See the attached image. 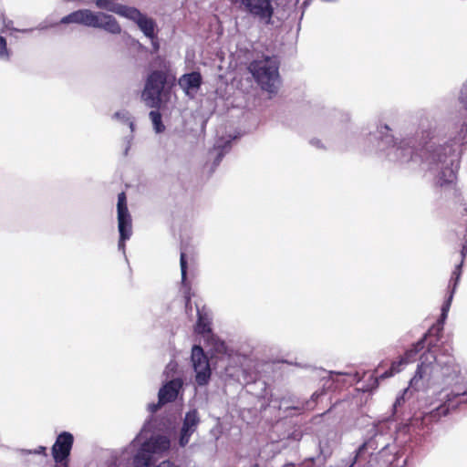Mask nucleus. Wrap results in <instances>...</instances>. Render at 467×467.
I'll return each instance as SVG.
<instances>
[{
	"mask_svg": "<svg viewBox=\"0 0 467 467\" xmlns=\"http://www.w3.org/2000/svg\"><path fill=\"white\" fill-rule=\"evenodd\" d=\"M465 135L462 130L459 137L454 138L453 144H431L424 151L423 164L430 174L433 176L436 185L452 191L454 197H457L458 194L455 181Z\"/></svg>",
	"mask_w": 467,
	"mask_h": 467,
	"instance_id": "f257e3e1",
	"label": "nucleus"
},
{
	"mask_svg": "<svg viewBox=\"0 0 467 467\" xmlns=\"http://www.w3.org/2000/svg\"><path fill=\"white\" fill-rule=\"evenodd\" d=\"M409 429V424H403L397 428L394 421L390 419L379 421L373 426L372 437L359 446L355 457L348 461H342L341 465L338 467H355L356 463L359 462L360 460H366V452L368 451L396 450L393 446L396 440V432H407Z\"/></svg>",
	"mask_w": 467,
	"mask_h": 467,
	"instance_id": "f03ea898",
	"label": "nucleus"
},
{
	"mask_svg": "<svg viewBox=\"0 0 467 467\" xmlns=\"http://www.w3.org/2000/svg\"><path fill=\"white\" fill-rule=\"evenodd\" d=\"M147 431V425L145 424L141 431L131 441L128 449L135 450L132 456L133 467H151L155 464L159 457L164 452L168 451L171 448V440L161 434H154L150 438H144V433Z\"/></svg>",
	"mask_w": 467,
	"mask_h": 467,
	"instance_id": "7ed1b4c3",
	"label": "nucleus"
},
{
	"mask_svg": "<svg viewBox=\"0 0 467 467\" xmlns=\"http://www.w3.org/2000/svg\"><path fill=\"white\" fill-rule=\"evenodd\" d=\"M391 130L387 124H379L371 136L378 140L377 148L379 150H388V157L390 161L406 163L409 161H418L419 156L414 150V139L405 138L395 139L390 133Z\"/></svg>",
	"mask_w": 467,
	"mask_h": 467,
	"instance_id": "20e7f679",
	"label": "nucleus"
},
{
	"mask_svg": "<svg viewBox=\"0 0 467 467\" xmlns=\"http://www.w3.org/2000/svg\"><path fill=\"white\" fill-rule=\"evenodd\" d=\"M436 361V355L431 349H428L420 356V363L418 365L414 377L410 381L409 388L405 389L393 403V414L397 412L398 408L408 399V395L410 394V389L423 390L431 384L434 379V371L437 368Z\"/></svg>",
	"mask_w": 467,
	"mask_h": 467,
	"instance_id": "39448f33",
	"label": "nucleus"
},
{
	"mask_svg": "<svg viewBox=\"0 0 467 467\" xmlns=\"http://www.w3.org/2000/svg\"><path fill=\"white\" fill-rule=\"evenodd\" d=\"M249 72L263 90L270 94L277 92L280 85L279 60L275 56H262L253 60Z\"/></svg>",
	"mask_w": 467,
	"mask_h": 467,
	"instance_id": "423d86ee",
	"label": "nucleus"
},
{
	"mask_svg": "<svg viewBox=\"0 0 467 467\" xmlns=\"http://www.w3.org/2000/svg\"><path fill=\"white\" fill-rule=\"evenodd\" d=\"M61 24H80L86 26L99 28L108 33L118 35L121 27L116 18L103 12H93L88 9H80L70 13L60 20Z\"/></svg>",
	"mask_w": 467,
	"mask_h": 467,
	"instance_id": "0eeeda50",
	"label": "nucleus"
},
{
	"mask_svg": "<svg viewBox=\"0 0 467 467\" xmlns=\"http://www.w3.org/2000/svg\"><path fill=\"white\" fill-rule=\"evenodd\" d=\"M166 81L167 76L161 70H154L148 76L141 94V98L148 107L152 109L161 107V95Z\"/></svg>",
	"mask_w": 467,
	"mask_h": 467,
	"instance_id": "6e6552de",
	"label": "nucleus"
},
{
	"mask_svg": "<svg viewBox=\"0 0 467 467\" xmlns=\"http://www.w3.org/2000/svg\"><path fill=\"white\" fill-rule=\"evenodd\" d=\"M240 6L264 25L273 24L274 5L272 0H240Z\"/></svg>",
	"mask_w": 467,
	"mask_h": 467,
	"instance_id": "1a4fd4ad",
	"label": "nucleus"
},
{
	"mask_svg": "<svg viewBox=\"0 0 467 467\" xmlns=\"http://www.w3.org/2000/svg\"><path fill=\"white\" fill-rule=\"evenodd\" d=\"M74 443V436L68 431H62L51 448L55 467H68V457Z\"/></svg>",
	"mask_w": 467,
	"mask_h": 467,
	"instance_id": "9d476101",
	"label": "nucleus"
},
{
	"mask_svg": "<svg viewBox=\"0 0 467 467\" xmlns=\"http://www.w3.org/2000/svg\"><path fill=\"white\" fill-rule=\"evenodd\" d=\"M191 360L195 372V381L199 386H205L211 379V368L207 356L200 346L192 348Z\"/></svg>",
	"mask_w": 467,
	"mask_h": 467,
	"instance_id": "9b49d317",
	"label": "nucleus"
},
{
	"mask_svg": "<svg viewBox=\"0 0 467 467\" xmlns=\"http://www.w3.org/2000/svg\"><path fill=\"white\" fill-rule=\"evenodd\" d=\"M466 393V390H463L462 393L448 394L447 400L442 404L425 413L420 419H414L413 420L415 422L420 421V426H427L438 421L441 417L448 415L451 410L456 409L460 401H454V400L464 396Z\"/></svg>",
	"mask_w": 467,
	"mask_h": 467,
	"instance_id": "f8f14e48",
	"label": "nucleus"
},
{
	"mask_svg": "<svg viewBox=\"0 0 467 467\" xmlns=\"http://www.w3.org/2000/svg\"><path fill=\"white\" fill-rule=\"evenodd\" d=\"M200 421L197 410L192 409L185 413L178 441L180 447L183 448L189 443L190 438L196 431Z\"/></svg>",
	"mask_w": 467,
	"mask_h": 467,
	"instance_id": "ddd939ff",
	"label": "nucleus"
},
{
	"mask_svg": "<svg viewBox=\"0 0 467 467\" xmlns=\"http://www.w3.org/2000/svg\"><path fill=\"white\" fill-rule=\"evenodd\" d=\"M125 17L133 21L147 38H152L153 34L157 33L156 22L136 7L131 6Z\"/></svg>",
	"mask_w": 467,
	"mask_h": 467,
	"instance_id": "4468645a",
	"label": "nucleus"
},
{
	"mask_svg": "<svg viewBox=\"0 0 467 467\" xmlns=\"http://www.w3.org/2000/svg\"><path fill=\"white\" fill-rule=\"evenodd\" d=\"M182 392L183 380L181 378H175L161 386L158 392V399L161 404H167L175 401Z\"/></svg>",
	"mask_w": 467,
	"mask_h": 467,
	"instance_id": "2eb2a0df",
	"label": "nucleus"
},
{
	"mask_svg": "<svg viewBox=\"0 0 467 467\" xmlns=\"http://www.w3.org/2000/svg\"><path fill=\"white\" fill-rule=\"evenodd\" d=\"M202 84L201 73L192 71L183 74L178 80V85L184 91L186 96L193 99Z\"/></svg>",
	"mask_w": 467,
	"mask_h": 467,
	"instance_id": "dca6fc26",
	"label": "nucleus"
},
{
	"mask_svg": "<svg viewBox=\"0 0 467 467\" xmlns=\"http://www.w3.org/2000/svg\"><path fill=\"white\" fill-rule=\"evenodd\" d=\"M466 249H467L466 244H462V252H461L462 258L461 263L458 265H456L455 270L452 272V275H451L450 285H449L450 295H449L447 300L443 303V305L441 306V320H440L441 322H443L444 319L447 317V314H448L450 306H451V300L453 297V294L455 292L456 285H457L458 281L462 275V266L463 260L465 257Z\"/></svg>",
	"mask_w": 467,
	"mask_h": 467,
	"instance_id": "f3484780",
	"label": "nucleus"
},
{
	"mask_svg": "<svg viewBox=\"0 0 467 467\" xmlns=\"http://www.w3.org/2000/svg\"><path fill=\"white\" fill-rule=\"evenodd\" d=\"M117 0H96L95 4L98 8L105 9L109 12L115 13L125 17L131 6L116 3Z\"/></svg>",
	"mask_w": 467,
	"mask_h": 467,
	"instance_id": "a211bd4d",
	"label": "nucleus"
},
{
	"mask_svg": "<svg viewBox=\"0 0 467 467\" xmlns=\"http://www.w3.org/2000/svg\"><path fill=\"white\" fill-rule=\"evenodd\" d=\"M117 212L118 224L131 223V216L127 207V199L124 192L118 195Z\"/></svg>",
	"mask_w": 467,
	"mask_h": 467,
	"instance_id": "6ab92c4d",
	"label": "nucleus"
},
{
	"mask_svg": "<svg viewBox=\"0 0 467 467\" xmlns=\"http://www.w3.org/2000/svg\"><path fill=\"white\" fill-rule=\"evenodd\" d=\"M119 233V250L125 254V242L129 240L132 234V223L118 224Z\"/></svg>",
	"mask_w": 467,
	"mask_h": 467,
	"instance_id": "aec40b11",
	"label": "nucleus"
},
{
	"mask_svg": "<svg viewBox=\"0 0 467 467\" xmlns=\"http://www.w3.org/2000/svg\"><path fill=\"white\" fill-rule=\"evenodd\" d=\"M195 330L197 333L203 335L206 338L213 337L208 318L203 317L200 312H198V320Z\"/></svg>",
	"mask_w": 467,
	"mask_h": 467,
	"instance_id": "412c9836",
	"label": "nucleus"
},
{
	"mask_svg": "<svg viewBox=\"0 0 467 467\" xmlns=\"http://www.w3.org/2000/svg\"><path fill=\"white\" fill-rule=\"evenodd\" d=\"M425 337L426 336L414 344L412 348L408 349L404 356L401 357V358L405 360L406 365L415 360L416 356L424 347Z\"/></svg>",
	"mask_w": 467,
	"mask_h": 467,
	"instance_id": "4be33fe9",
	"label": "nucleus"
},
{
	"mask_svg": "<svg viewBox=\"0 0 467 467\" xmlns=\"http://www.w3.org/2000/svg\"><path fill=\"white\" fill-rule=\"evenodd\" d=\"M230 148H231V140H228L223 143H221V142L216 143L214 150H217L218 152H217V155L213 161V164L215 166L220 164L223 156L225 155V153H227L229 151Z\"/></svg>",
	"mask_w": 467,
	"mask_h": 467,
	"instance_id": "5701e85b",
	"label": "nucleus"
},
{
	"mask_svg": "<svg viewBox=\"0 0 467 467\" xmlns=\"http://www.w3.org/2000/svg\"><path fill=\"white\" fill-rule=\"evenodd\" d=\"M406 365L405 360H403L401 358L398 361H393L391 363V366L389 369L385 371L379 376V379H384L389 377H392L393 375L400 372L402 370V368Z\"/></svg>",
	"mask_w": 467,
	"mask_h": 467,
	"instance_id": "b1692460",
	"label": "nucleus"
},
{
	"mask_svg": "<svg viewBox=\"0 0 467 467\" xmlns=\"http://www.w3.org/2000/svg\"><path fill=\"white\" fill-rule=\"evenodd\" d=\"M156 133H161L165 130L162 123L161 114L158 110H151L149 114Z\"/></svg>",
	"mask_w": 467,
	"mask_h": 467,
	"instance_id": "393cba45",
	"label": "nucleus"
},
{
	"mask_svg": "<svg viewBox=\"0 0 467 467\" xmlns=\"http://www.w3.org/2000/svg\"><path fill=\"white\" fill-rule=\"evenodd\" d=\"M12 51L7 47L5 37L0 36V61L8 62L11 58Z\"/></svg>",
	"mask_w": 467,
	"mask_h": 467,
	"instance_id": "a878e982",
	"label": "nucleus"
},
{
	"mask_svg": "<svg viewBox=\"0 0 467 467\" xmlns=\"http://www.w3.org/2000/svg\"><path fill=\"white\" fill-rule=\"evenodd\" d=\"M180 266H181L182 283V285H185L186 279H187L188 263H187V259H186V254L183 252L181 253Z\"/></svg>",
	"mask_w": 467,
	"mask_h": 467,
	"instance_id": "bb28decb",
	"label": "nucleus"
},
{
	"mask_svg": "<svg viewBox=\"0 0 467 467\" xmlns=\"http://www.w3.org/2000/svg\"><path fill=\"white\" fill-rule=\"evenodd\" d=\"M131 118L130 113L126 109H121L117 112H115L112 116V119L115 120H118L122 123H127V121H130V119Z\"/></svg>",
	"mask_w": 467,
	"mask_h": 467,
	"instance_id": "cd10ccee",
	"label": "nucleus"
},
{
	"mask_svg": "<svg viewBox=\"0 0 467 467\" xmlns=\"http://www.w3.org/2000/svg\"><path fill=\"white\" fill-rule=\"evenodd\" d=\"M47 448L45 446H39L35 450L20 449L19 451L23 454H43L46 455Z\"/></svg>",
	"mask_w": 467,
	"mask_h": 467,
	"instance_id": "c85d7f7f",
	"label": "nucleus"
},
{
	"mask_svg": "<svg viewBox=\"0 0 467 467\" xmlns=\"http://www.w3.org/2000/svg\"><path fill=\"white\" fill-rule=\"evenodd\" d=\"M132 140H133L132 135L125 137V139H124V143H125L124 155L128 154V152L131 147Z\"/></svg>",
	"mask_w": 467,
	"mask_h": 467,
	"instance_id": "c756f323",
	"label": "nucleus"
},
{
	"mask_svg": "<svg viewBox=\"0 0 467 467\" xmlns=\"http://www.w3.org/2000/svg\"><path fill=\"white\" fill-rule=\"evenodd\" d=\"M322 393H318L317 391V392H314L311 396V400L306 401V406L305 408L306 409H311L313 406L312 404L316 402V400L318 399V397L321 395Z\"/></svg>",
	"mask_w": 467,
	"mask_h": 467,
	"instance_id": "7c9ffc66",
	"label": "nucleus"
},
{
	"mask_svg": "<svg viewBox=\"0 0 467 467\" xmlns=\"http://www.w3.org/2000/svg\"><path fill=\"white\" fill-rule=\"evenodd\" d=\"M149 39L150 40L153 51L157 52L159 50V48H160V44H159L157 33L153 34V37L152 38H149Z\"/></svg>",
	"mask_w": 467,
	"mask_h": 467,
	"instance_id": "2f4dec72",
	"label": "nucleus"
},
{
	"mask_svg": "<svg viewBox=\"0 0 467 467\" xmlns=\"http://www.w3.org/2000/svg\"><path fill=\"white\" fill-rule=\"evenodd\" d=\"M214 349H215L216 352L223 353V352H225L226 346H225L224 342L216 341L215 346H214Z\"/></svg>",
	"mask_w": 467,
	"mask_h": 467,
	"instance_id": "473e14b6",
	"label": "nucleus"
},
{
	"mask_svg": "<svg viewBox=\"0 0 467 467\" xmlns=\"http://www.w3.org/2000/svg\"><path fill=\"white\" fill-rule=\"evenodd\" d=\"M57 24H48L47 21H43L41 22L36 27V29H38V30H46L49 27H52L54 26H56Z\"/></svg>",
	"mask_w": 467,
	"mask_h": 467,
	"instance_id": "72a5a7b5",
	"label": "nucleus"
},
{
	"mask_svg": "<svg viewBox=\"0 0 467 467\" xmlns=\"http://www.w3.org/2000/svg\"><path fill=\"white\" fill-rule=\"evenodd\" d=\"M164 404H161L160 403V400L158 399V403H151V404H149V410L150 412H156L161 406H163Z\"/></svg>",
	"mask_w": 467,
	"mask_h": 467,
	"instance_id": "f704fd0d",
	"label": "nucleus"
},
{
	"mask_svg": "<svg viewBox=\"0 0 467 467\" xmlns=\"http://www.w3.org/2000/svg\"><path fill=\"white\" fill-rule=\"evenodd\" d=\"M11 24H12V21H8L7 23H5V26L6 28H8V29L13 30V31H20V32H23V33H26V32H31V31L33 30L32 28H30V29H22V30H18V29H16V28H13V27H11V26H11Z\"/></svg>",
	"mask_w": 467,
	"mask_h": 467,
	"instance_id": "c9c22d12",
	"label": "nucleus"
},
{
	"mask_svg": "<svg viewBox=\"0 0 467 467\" xmlns=\"http://www.w3.org/2000/svg\"><path fill=\"white\" fill-rule=\"evenodd\" d=\"M310 143H311V145H313V146H315V147H317V148H318V149H322V148H324V146H323V144H322L321 140H318V139H312V140H310Z\"/></svg>",
	"mask_w": 467,
	"mask_h": 467,
	"instance_id": "e433bc0d",
	"label": "nucleus"
},
{
	"mask_svg": "<svg viewBox=\"0 0 467 467\" xmlns=\"http://www.w3.org/2000/svg\"><path fill=\"white\" fill-rule=\"evenodd\" d=\"M156 467H175L174 464L170 461H163Z\"/></svg>",
	"mask_w": 467,
	"mask_h": 467,
	"instance_id": "4c0bfd02",
	"label": "nucleus"
},
{
	"mask_svg": "<svg viewBox=\"0 0 467 467\" xmlns=\"http://www.w3.org/2000/svg\"><path fill=\"white\" fill-rule=\"evenodd\" d=\"M127 124L130 127V133H133L135 130V123H134L132 117L130 119V121H127Z\"/></svg>",
	"mask_w": 467,
	"mask_h": 467,
	"instance_id": "58836bf2",
	"label": "nucleus"
},
{
	"mask_svg": "<svg viewBox=\"0 0 467 467\" xmlns=\"http://www.w3.org/2000/svg\"><path fill=\"white\" fill-rule=\"evenodd\" d=\"M319 446H320V450H321V453L323 454H327L328 453L329 451L327 450L324 449L323 445H322V441L319 442Z\"/></svg>",
	"mask_w": 467,
	"mask_h": 467,
	"instance_id": "ea45409f",
	"label": "nucleus"
},
{
	"mask_svg": "<svg viewBox=\"0 0 467 467\" xmlns=\"http://www.w3.org/2000/svg\"><path fill=\"white\" fill-rule=\"evenodd\" d=\"M459 99L461 100V102H462V103H463V104H464V98H463V92H462V91L461 92V95H460V97H459Z\"/></svg>",
	"mask_w": 467,
	"mask_h": 467,
	"instance_id": "a19ab883",
	"label": "nucleus"
},
{
	"mask_svg": "<svg viewBox=\"0 0 467 467\" xmlns=\"http://www.w3.org/2000/svg\"><path fill=\"white\" fill-rule=\"evenodd\" d=\"M254 467H257V465H254Z\"/></svg>",
	"mask_w": 467,
	"mask_h": 467,
	"instance_id": "79ce46f5",
	"label": "nucleus"
}]
</instances>
